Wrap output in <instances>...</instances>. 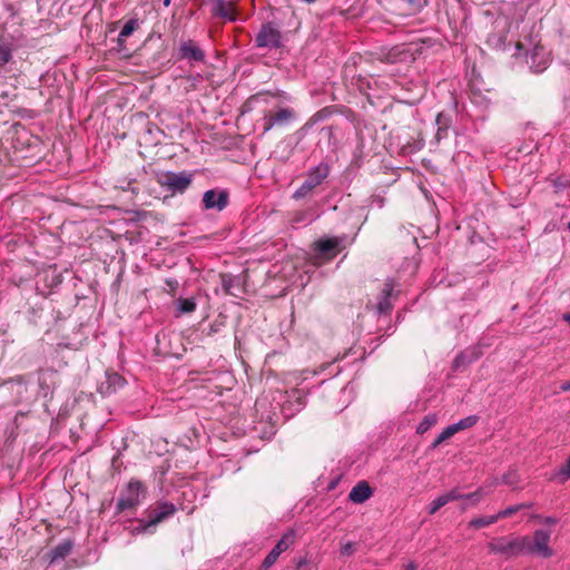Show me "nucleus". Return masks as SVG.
<instances>
[{
    "label": "nucleus",
    "instance_id": "obj_1",
    "mask_svg": "<svg viewBox=\"0 0 570 570\" xmlns=\"http://www.w3.org/2000/svg\"><path fill=\"white\" fill-rule=\"evenodd\" d=\"M177 511L174 503L158 501L145 511V517L137 520L132 533H154L157 524L173 517Z\"/></svg>",
    "mask_w": 570,
    "mask_h": 570
},
{
    "label": "nucleus",
    "instance_id": "obj_2",
    "mask_svg": "<svg viewBox=\"0 0 570 570\" xmlns=\"http://www.w3.org/2000/svg\"><path fill=\"white\" fill-rule=\"evenodd\" d=\"M177 511L174 503L158 501L145 511V517L137 520L132 533H154L157 524L173 517Z\"/></svg>",
    "mask_w": 570,
    "mask_h": 570
},
{
    "label": "nucleus",
    "instance_id": "obj_3",
    "mask_svg": "<svg viewBox=\"0 0 570 570\" xmlns=\"http://www.w3.org/2000/svg\"><path fill=\"white\" fill-rule=\"evenodd\" d=\"M29 399L27 376L18 375L0 383V407L18 405Z\"/></svg>",
    "mask_w": 570,
    "mask_h": 570
},
{
    "label": "nucleus",
    "instance_id": "obj_4",
    "mask_svg": "<svg viewBox=\"0 0 570 570\" xmlns=\"http://www.w3.org/2000/svg\"><path fill=\"white\" fill-rule=\"evenodd\" d=\"M195 178L193 171H164L157 175L159 186L168 191L170 196L183 195L191 186Z\"/></svg>",
    "mask_w": 570,
    "mask_h": 570
},
{
    "label": "nucleus",
    "instance_id": "obj_5",
    "mask_svg": "<svg viewBox=\"0 0 570 570\" xmlns=\"http://www.w3.org/2000/svg\"><path fill=\"white\" fill-rule=\"evenodd\" d=\"M297 119V112L294 108L282 106L277 102L273 109L264 115L262 118L263 134L271 131L273 128L287 127Z\"/></svg>",
    "mask_w": 570,
    "mask_h": 570
},
{
    "label": "nucleus",
    "instance_id": "obj_6",
    "mask_svg": "<svg viewBox=\"0 0 570 570\" xmlns=\"http://www.w3.org/2000/svg\"><path fill=\"white\" fill-rule=\"evenodd\" d=\"M255 47L259 49L276 50L284 47L283 35L278 26L273 21H267L261 26L256 33Z\"/></svg>",
    "mask_w": 570,
    "mask_h": 570
},
{
    "label": "nucleus",
    "instance_id": "obj_7",
    "mask_svg": "<svg viewBox=\"0 0 570 570\" xmlns=\"http://www.w3.org/2000/svg\"><path fill=\"white\" fill-rule=\"evenodd\" d=\"M330 175V166L326 163H320L307 171V176L302 185L294 191V199H302L308 196L317 186H320Z\"/></svg>",
    "mask_w": 570,
    "mask_h": 570
},
{
    "label": "nucleus",
    "instance_id": "obj_8",
    "mask_svg": "<svg viewBox=\"0 0 570 570\" xmlns=\"http://www.w3.org/2000/svg\"><path fill=\"white\" fill-rule=\"evenodd\" d=\"M146 489L138 480H131L127 487L121 490L116 504V513L135 509L140 503V498L145 497Z\"/></svg>",
    "mask_w": 570,
    "mask_h": 570
},
{
    "label": "nucleus",
    "instance_id": "obj_9",
    "mask_svg": "<svg viewBox=\"0 0 570 570\" xmlns=\"http://www.w3.org/2000/svg\"><path fill=\"white\" fill-rule=\"evenodd\" d=\"M342 238L326 237L314 243L315 259L318 263L328 262L341 252Z\"/></svg>",
    "mask_w": 570,
    "mask_h": 570
},
{
    "label": "nucleus",
    "instance_id": "obj_10",
    "mask_svg": "<svg viewBox=\"0 0 570 570\" xmlns=\"http://www.w3.org/2000/svg\"><path fill=\"white\" fill-rule=\"evenodd\" d=\"M550 537L549 530H535L532 540L528 537V553L550 558L552 556V550L549 547Z\"/></svg>",
    "mask_w": 570,
    "mask_h": 570
},
{
    "label": "nucleus",
    "instance_id": "obj_11",
    "mask_svg": "<svg viewBox=\"0 0 570 570\" xmlns=\"http://www.w3.org/2000/svg\"><path fill=\"white\" fill-rule=\"evenodd\" d=\"M205 210L222 212L229 205V191L223 188H213L204 193L202 198Z\"/></svg>",
    "mask_w": 570,
    "mask_h": 570
},
{
    "label": "nucleus",
    "instance_id": "obj_12",
    "mask_svg": "<svg viewBox=\"0 0 570 570\" xmlns=\"http://www.w3.org/2000/svg\"><path fill=\"white\" fill-rule=\"evenodd\" d=\"M400 292L395 289L393 279H387L377 298L376 311L379 314H389L393 308V301L399 297Z\"/></svg>",
    "mask_w": 570,
    "mask_h": 570
},
{
    "label": "nucleus",
    "instance_id": "obj_13",
    "mask_svg": "<svg viewBox=\"0 0 570 570\" xmlns=\"http://www.w3.org/2000/svg\"><path fill=\"white\" fill-rule=\"evenodd\" d=\"M126 384L125 377L116 372H106L105 380L99 383L97 391L102 396H109L115 394L118 390L124 387Z\"/></svg>",
    "mask_w": 570,
    "mask_h": 570
},
{
    "label": "nucleus",
    "instance_id": "obj_14",
    "mask_svg": "<svg viewBox=\"0 0 570 570\" xmlns=\"http://www.w3.org/2000/svg\"><path fill=\"white\" fill-rule=\"evenodd\" d=\"M57 377L58 373L52 368H45L38 372V393L40 396L46 399L49 394L52 393L57 383Z\"/></svg>",
    "mask_w": 570,
    "mask_h": 570
},
{
    "label": "nucleus",
    "instance_id": "obj_15",
    "mask_svg": "<svg viewBox=\"0 0 570 570\" xmlns=\"http://www.w3.org/2000/svg\"><path fill=\"white\" fill-rule=\"evenodd\" d=\"M525 62L529 65L530 69L533 72H542L547 69L549 63V57L546 52L544 48L541 46H537L533 48L530 56L524 55Z\"/></svg>",
    "mask_w": 570,
    "mask_h": 570
},
{
    "label": "nucleus",
    "instance_id": "obj_16",
    "mask_svg": "<svg viewBox=\"0 0 570 570\" xmlns=\"http://www.w3.org/2000/svg\"><path fill=\"white\" fill-rule=\"evenodd\" d=\"M205 52L196 45L194 40L183 41L179 47V59L188 61H205Z\"/></svg>",
    "mask_w": 570,
    "mask_h": 570
},
{
    "label": "nucleus",
    "instance_id": "obj_17",
    "mask_svg": "<svg viewBox=\"0 0 570 570\" xmlns=\"http://www.w3.org/2000/svg\"><path fill=\"white\" fill-rule=\"evenodd\" d=\"M294 532L288 531L286 532L281 540L277 541V543L274 546V548L268 552V554L265 557L266 564H274L279 554L284 551H286L289 546L294 542Z\"/></svg>",
    "mask_w": 570,
    "mask_h": 570
},
{
    "label": "nucleus",
    "instance_id": "obj_18",
    "mask_svg": "<svg viewBox=\"0 0 570 570\" xmlns=\"http://www.w3.org/2000/svg\"><path fill=\"white\" fill-rule=\"evenodd\" d=\"M529 554L528 537H517L507 542H501V554Z\"/></svg>",
    "mask_w": 570,
    "mask_h": 570
},
{
    "label": "nucleus",
    "instance_id": "obj_19",
    "mask_svg": "<svg viewBox=\"0 0 570 570\" xmlns=\"http://www.w3.org/2000/svg\"><path fill=\"white\" fill-rule=\"evenodd\" d=\"M373 495V490L366 481L357 482L348 493V500L353 503H363Z\"/></svg>",
    "mask_w": 570,
    "mask_h": 570
},
{
    "label": "nucleus",
    "instance_id": "obj_20",
    "mask_svg": "<svg viewBox=\"0 0 570 570\" xmlns=\"http://www.w3.org/2000/svg\"><path fill=\"white\" fill-rule=\"evenodd\" d=\"M73 546V540L66 539L52 548L48 553L50 563H56L59 560L67 558L71 553Z\"/></svg>",
    "mask_w": 570,
    "mask_h": 570
},
{
    "label": "nucleus",
    "instance_id": "obj_21",
    "mask_svg": "<svg viewBox=\"0 0 570 570\" xmlns=\"http://www.w3.org/2000/svg\"><path fill=\"white\" fill-rule=\"evenodd\" d=\"M213 13L229 21L235 20L234 6L230 1L227 0H216L213 8Z\"/></svg>",
    "mask_w": 570,
    "mask_h": 570
},
{
    "label": "nucleus",
    "instance_id": "obj_22",
    "mask_svg": "<svg viewBox=\"0 0 570 570\" xmlns=\"http://www.w3.org/2000/svg\"><path fill=\"white\" fill-rule=\"evenodd\" d=\"M197 303L195 297H178L176 299V316L195 312Z\"/></svg>",
    "mask_w": 570,
    "mask_h": 570
},
{
    "label": "nucleus",
    "instance_id": "obj_23",
    "mask_svg": "<svg viewBox=\"0 0 570 570\" xmlns=\"http://www.w3.org/2000/svg\"><path fill=\"white\" fill-rule=\"evenodd\" d=\"M476 356L472 351L461 352L452 362L453 371H462L466 365L472 363Z\"/></svg>",
    "mask_w": 570,
    "mask_h": 570
},
{
    "label": "nucleus",
    "instance_id": "obj_24",
    "mask_svg": "<svg viewBox=\"0 0 570 570\" xmlns=\"http://www.w3.org/2000/svg\"><path fill=\"white\" fill-rule=\"evenodd\" d=\"M238 277L232 274H220V284L226 295L237 296L234 288L238 286Z\"/></svg>",
    "mask_w": 570,
    "mask_h": 570
},
{
    "label": "nucleus",
    "instance_id": "obj_25",
    "mask_svg": "<svg viewBox=\"0 0 570 570\" xmlns=\"http://www.w3.org/2000/svg\"><path fill=\"white\" fill-rule=\"evenodd\" d=\"M138 28V20L137 19H129L125 26L122 27L119 36H118V45L122 46L126 38L131 36L132 32Z\"/></svg>",
    "mask_w": 570,
    "mask_h": 570
},
{
    "label": "nucleus",
    "instance_id": "obj_26",
    "mask_svg": "<svg viewBox=\"0 0 570 570\" xmlns=\"http://www.w3.org/2000/svg\"><path fill=\"white\" fill-rule=\"evenodd\" d=\"M438 422V416L434 413H430L423 417L420 424L416 428L417 434H424L429 431L434 424Z\"/></svg>",
    "mask_w": 570,
    "mask_h": 570
},
{
    "label": "nucleus",
    "instance_id": "obj_27",
    "mask_svg": "<svg viewBox=\"0 0 570 570\" xmlns=\"http://www.w3.org/2000/svg\"><path fill=\"white\" fill-rule=\"evenodd\" d=\"M313 214L311 210H299L295 212L291 218V223L293 225L297 224H309L313 222Z\"/></svg>",
    "mask_w": 570,
    "mask_h": 570
},
{
    "label": "nucleus",
    "instance_id": "obj_28",
    "mask_svg": "<svg viewBox=\"0 0 570 570\" xmlns=\"http://www.w3.org/2000/svg\"><path fill=\"white\" fill-rule=\"evenodd\" d=\"M499 515H490V517H480L472 519L469 523V527L474 529H480L487 525L494 523L498 520Z\"/></svg>",
    "mask_w": 570,
    "mask_h": 570
},
{
    "label": "nucleus",
    "instance_id": "obj_29",
    "mask_svg": "<svg viewBox=\"0 0 570 570\" xmlns=\"http://www.w3.org/2000/svg\"><path fill=\"white\" fill-rule=\"evenodd\" d=\"M225 326V318L218 317L213 323L208 325V328H204L203 333L207 336H213L222 331Z\"/></svg>",
    "mask_w": 570,
    "mask_h": 570
},
{
    "label": "nucleus",
    "instance_id": "obj_30",
    "mask_svg": "<svg viewBox=\"0 0 570 570\" xmlns=\"http://www.w3.org/2000/svg\"><path fill=\"white\" fill-rule=\"evenodd\" d=\"M478 421V417L475 415H470L464 419H461L459 422L452 424L455 432L472 428Z\"/></svg>",
    "mask_w": 570,
    "mask_h": 570
},
{
    "label": "nucleus",
    "instance_id": "obj_31",
    "mask_svg": "<svg viewBox=\"0 0 570 570\" xmlns=\"http://www.w3.org/2000/svg\"><path fill=\"white\" fill-rule=\"evenodd\" d=\"M452 122H453V117L451 114L441 111L436 115L435 125L438 127H443V128L450 129L452 126Z\"/></svg>",
    "mask_w": 570,
    "mask_h": 570
},
{
    "label": "nucleus",
    "instance_id": "obj_32",
    "mask_svg": "<svg viewBox=\"0 0 570 570\" xmlns=\"http://www.w3.org/2000/svg\"><path fill=\"white\" fill-rule=\"evenodd\" d=\"M12 58V49L9 43H0V67L7 65Z\"/></svg>",
    "mask_w": 570,
    "mask_h": 570
},
{
    "label": "nucleus",
    "instance_id": "obj_33",
    "mask_svg": "<svg viewBox=\"0 0 570 570\" xmlns=\"http://www.w3.org/2000/svg\"><path fill=\"white\" fill-rule=\"evenodd\" d=\"M531 507H532V503H519L515 505H511L504 510H501V519L509 518V517L513 515L514 513H517L523 509L531 508Z\"/></svg>",
    "mask_w": 570,
    "mask_h": 570
},
{
    "label": "nucleus",
    "instance_id": "obj_34",
    "mask_svg": "<svg viewBox=\"0 0 570 570\" xmlns=\"http://www.w3.org/2000/svg\"><path fill=\"white\" fill-rule=\"evenodd\" d=\"M445 504H448L446 499L441 494L426 507V510L429 514H434Z\"/></svg>",
    "mask_w": 570,
    "mask_h": 570
},
{
    "label": "nucleus",
    "instance_id": "obj_35",
    "mask_svg": "<svg viewBox=\"0 0 570 570\" xmlns=\"http://www.w3.org/2000/svg\"><path fill=\"white\" fill-rule=\"evenodd\" d=\"M443 495L446 499L448 503L452 502V501L461 500V499H464V498L468 499V498L472 497V494H463V493H461L458 489H452L449 492L444 493Z\"/></svg>",
    "mask_w": 570,
    "mask_h": 570
},
{
    "label": "nucleus",
    "instance_id": "obj_36",
    "mask_svg": "<svg viewBox=\"0 0 570 570\" xmlns=\"http://www.w3.org/2000/svg\"><path fill=\"white\" fill-rule=\"evenodd\" d=\"M165 285L166 292L174 297L177 288L179 287V282L176 278H166Z\"/></svg>",
    "mask_w": 570,
    "mask_h": 570
},
{
    "label": "nucleus",
    "instance_id": "obj_37",
    "mask_svg": "<svg viewBox=\"0 0 570 570\" xmlns=\"http://www.w3.org/2000/svg\"><path fill=\"white\" fill-rule=\"evenodd\" d=\"M455 430L454 428L451 425L446 426L438 436H439V440L444 442L445 440L450 439L451 436H453L455 434Z\"/></svg>",
    "mask_w": 570,
    "mask_h": 570
},
{
    "label": "nucleus",
    "instance_id": "obj_38",
    "mask_svg": "<svg viewBox=\"0 0 570 570\" xmlns=\"http://www.w3.org/2000/svg\"><path fill=\"white\" fill-rule=\"evenodd\" d=\"M355 552V543L353 542H346L342 544L341 547V554L342 556H352Z\"/></svg>",
    "mask_w": 570,
    "mask_h": 570
},
{
    "label": "nucleus",
    "instance_id": "obj_39",
    "mask_svg": "<svg viewBox=\"0 0 570 570\" xmlns=\"http://www.w3.org/2000/svg\"><path fill=\"white\" fill-rule=\"evenodd\" d=\"M559 475L562 476L563 481L570 479V456L567 459L566 464L560 469Z\"/></svg>",
    "mask_w": 570,
    "mask_h": 570
},
{
    "label": "nucleus",
    "instance_id": "obj_40",
    "mask_svg": "<svg viewBox=\"0 0 570 570\" xmlns=\"http://www.w3.org/2000/svg\"><path fill=\"white\" fill-rule=\"evenodd\" d=\"M448 136H449V128L438 127L434 139L439 144L442 139L448 138Z\"/></svg>",
    "mask_w": 570,
    "mask_h": 570
},
{
    "label": "nucleus",
    "instance_id": "obj_41",
    "mask_svg": "<svg viewBox=\"0 0 570 570\" xmlns=\"http://www.w3.org/2000/svg\"><path fill=\"white\" fill-rule=\"evenodd\" d=\"M518 481V475L515 473H507L501 476V482L505 484H514Z\"/></svg>",
    "mask_w": 570,
    "mask_h": 570
},
{
    "label": "nucleus",
    "instance_id": "obj_42",
    "mask_svg": "<svg viewBox=\"0 0 570 570\" xmlns=\"http://www.w3.org/2000/svg\"><path fill=\"white\" fill-rule=\"evenodd\" d=\"M406 1L415 10L422 9L428 3L426 0H406Z\"/></svg>",
    "mask_w": 570,
    "mask_h": 570
},
{
    "label": "nucleus",
    "instance_id": "obj_43",
    "mask_svg": "<svg viewBox=\"0 0 570 570\" xmlns=\"http://www.w3.org/2000/svg\"><path fill=\"white\" fill-rule=\"evenodd\" d=\"M307 566H308V560H307V558H301V559H299V560H297V562H296V569H297V570H309V569L307 568Z\"/></svg>",
    "mask_w": 570,
    "mask_h": 570
},
{
    "label": "nucleus",
    "instance_id": "obj_44",
    "mask_svg": "<svg viewBox=\"0 0 570 570\" xmlns=\"http://www.w3.org/2000/svg\"><path fill=\"white\" fill-rule=\"evenodd\" d=\"M522 50H523V46L521 43H517L514 47H513V52L511 53L513 57H515L517 59H520L523 57L522 55Z\"/></svg>",
    "mask_w": 570,
    "mask_h": 570
},
{
    "label": "nucleus",
    "instance_id": "obj_45",
    "mask_svg": "<svg viewBox=\"0 0 570 570\" xmlns=\"http://www.w3.org/2000/svg\"><path fill=\"white\" fill-rule=\"evenodd\" d=\"M488 43L489 45H493V46H498L499 45V38L495 35L490 36L488 38Z\"/></svg>",
    "mask_w": 570,
    "mask_h": 570
},
{
    "label": "nucleus",
    "instance_id": "obj_46",
    "mask_svg": "<svg viewBox=\"0 0 570 570\" xmlns=\"http://www.w3.org/2000/svg\"><path fill=\"white\" fill-rule=\"evenodd\" d=\"M560 390L563 391V392L570 391V381L563 382L560 385Z\"/></svg>",
    "mask_w": 570,
    "mask_h": 570
},
{
    "label": "nucleus",
    "instance_id": "obj_47",
    "mask_svg": "<svg viewBox=\"0 0 570 570\" xmlns=\"http://www.w3.org/2000/svg\"><path fill=\"white\" fill-rule=\"evenodd\" d=\"M416 568H417V564L415 562L411 561L405 566L404 570H416Z\"/></svg>",
    "mask_w": 570,
    "mask_h": 570
},
{
    "label": "nucleus",
    "instance_id": "obj_48",
    "mask_svg": "<svg viewBox=\"0 0 570 570\" xmlns=\"http://www.w3.org/2000/svg\"><path fill=\"white\" fill-rule=\"evenodd\" d=\"M557 521H558V520H557L556 518H553V517H547V518L544 519V522H546L547 524H550V525H551V524H556V523H557Z\"/></svg>",
    "mask_w": 570,
    "mask_h": 570
},
{
    "label": "nucleus",
    "instance_id": "obj_49",
    "mask_svg": "<svg viewBox=\"0 0 570 570\" xmlns=\"http://www.w3.org/2000/svg\"><path fill=\"white\" fill-rule=\"evenodd\" d=\"M273 564H266V559L263 560L258 570H268Z\"/></svg>",
    "mask_w": 570,
    "mask_h": 570
},
{
    "label": "nucleus",
    "instance_id": "obj_50",
    "mask_svg": "<svg viewBox=\"0 0 570 570\" xmlns=\"http://www.w3.org/2000/svg\"><path fill=\"white\" fill-rule=\"evenodd\" d=\"M441 443L442 441H440L439 436H436L433 443L431 444V449H436Z\"/></svg>",
    "mask_w": 570,
    "mask_h": 570
},
{
    "label": "nucleus",
    "instance_id": "obj_51",
    "mask_svg": "<svg viewBox=\"0 0 570 570\" xmlns=\"http://www.w3.org/2000/svg\"><path fill=\"white\" fill-rule=\"evenodd\" d=\"M489 547H490V549H491V551H492V552H497V551H499V548L497 547V544H495L494 542H491V543L489 544Z\"/></svg>",
    "mask_w": 570,
    "mask_h": 570
},
{
    "label": "nucleus",
    "instance_id": "obj_52",
    "mask_svg": "<svg viewBox=\"0 0 570 570\" xmlns=\"http://www.w3.org/2000/svg\"><path fill=\"white\" fill-rule=\"evenodd\" d=\"M563 321H566L570 325V313H566L562 315Z\"/></svg>",
    "mask_w": 570,
    "mask_h": 570
},
{
    "label": "nucleus",
    "instance_id": "obj_53",
    "mask_svg": "<svg viewBox=\"0 0 570 570\" xmlns=\"http://www.w3.org/2000/svg\"><path fill=\"white\" fill-rule=\"evenodd\" d=\"M504 51H511L512 50V46L509 43V45H504V47L502 48Z\"/></svg>",
    "mask_w": 570,
    "mask_h": 570
},
{
    "label": "nucleus",
    "instance_id": "obj_54",
    "mask_svg": "<svg viewBox=\"0 0 570 570\" xmlns=\"http://www.w3.org/2000/svg\"><path fill=\"white\" fill-rule=\"evenodd\" d=\"M301 1L309 4V3L316 2L317 0H301Z\"/></svg>",
    "mask_w": 570,
    "mask_h": 570
},
{
    "label": "nucleus",
    "instance_id": "obj_55",
    "mask_svg": "<svg viewBox=\"0 0 570 570\" xmlns=\"http://www.w3.org/2000/svg\"><path fill=\"white\" fill-rule=\"evenodd\" d=\"M163 2L165 7H168L170 4V0H164Z\"/></svg>",
    "mask_w": 570,
    "mask_h": 570
},
{
    "label": "nucleus",
    "instance_id": "obj_56",
    "mask_svg": "<svg viewBox=\"0 0 570 570\" xmlns=\"http://www.w3.org/2000/svg\"><path fill=\"white\" fill-rule=\"evenodd\" d=\"M269 429H271V431H269V435H273V434H275V430H274V426L272 425V426H271Z\"/></svg>",
    "mask_w": 570,
    "mask_h": 570
},
{
    "label": "nucleus",
    "instance_id": "obj_57",
    "mask_svg": "<svg viewBox=\"0 0 570 570\" xmlns=\"http://www.w3.org/2000/svg\"><path fill=\"white\" fill-rule=\"evenodd\" d=\"M277 97H278V98L286 99V100L288 99V97H287V96H285V95H277Z\"/></svg>",
    "mask_w": 570,
    "mask_h": 570
},
{
    "label": "nucleus",
    "instance_id": "obj_58",
    "mask_svg": "<svg viewBox=\"0 0 570 570\" xmlns=\"http://www.w3.org/2000/svg\"><path fill=\"white\" fill-rule=\"evenodd\" d=\"M568 228L570 229V223L568 224Z\"/></svg>",
    "mask_w": 570,
    "mask_h": 570
}]
</instances>
